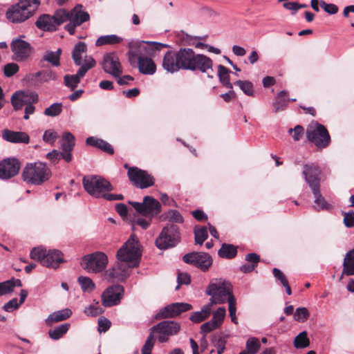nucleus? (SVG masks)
Listing matches in <instances>:
<instances>
[{
	"mask_svg": "<svg viewBox=\"0 0 354 354\" xmlns=\"http://www.w3.org/2000/svg\"><path fill=\"white\" fill-rule=\"evenodd\" d=\"M56 74L50 70L39 71L26 76L30 86H41L44 83L55 80Z\"/></svg>",
	"mask_w": 354,
	"mask_h": 354,
	"instance_id": "nucleus-26",
	"label": "nucleus"
},
{
	"mask_svg": "<svg viewBox=\"0 0 354 354\" xmlns=\"http://www.w3.org/2000/svg\"><path fill=\"white\" fill-rule=\"evenodd\" d=\"M122 41L123 39L116 35H103L97 38L95 41V45L97 46H101L104 45H114L120 44Z\"/></svg>",
	"mask_w": 354,
	"mask_h": 354,
	"instance_id": "nucleus-36",
	"label": "nucleus"
},
{
	"mask_svg": "<svg viewBox=\"0 0 354 354\" xmlns=\"http://www.w3.org/2000/svg\"><path fill=\"white\" fill-rule=\"evenodd\" d=\"M231 71L227 68L225 66L223 65H218V75L219 77L220 82L222 83L223 86L227 88H233V86L230 81V73Z\"/></svg>",
	"mask_w": 354,
	"mask_h": 354,
	"instance_id": "nucleus-37",
	"label": "nucleus"
},
{
	"mask_svg": "<svg viewBox=\"0 0 354 354\" xmlns=\"http://www.w3.org/2000/svg\"><path fill=\"white\" fill-rule=\"evenodd\" d=\"M168 45L156 41H138L129 43V60L131 64L138 63L139 71L145 75L156 73V65L151 58L156 50H160Z\"/></svg>",
	"mask_w": 354,
	"mask_h": 354,
	"instance_id": "nucleus-2",
	"label": "nucleus"
},
{
	"mask_svg": "<svg viewBox=\"0 0 354 354\" xmlns=\"http://www.w3.org/2000/svg\"><path fill=\"white\" fill-rule=\"evenodd\" d=\"M35 26L43 31H55L57 29L55 19L48 14L40 15L35 22Z\"/></svg>",
	"mask_w": 354,
	"mask_h": 354,
	"instance_id": "nucleus-29",
	"label": "nucleus"
},
{
	"mask_svg": "<svg viewBox=\"0 0 354 354\" xmlns=\"http://www.w3.org/2000/svg\"><path fill=\"white\" fill-rule=\"evenodd\" d=\"M95 65V61L92 57H85L82 64L75 75H66L64 76V84L71 88L77 87L80 79L84 76L86 72Z\"/></svg>",
	"mask_w": 354,
	"mask_h": 354,
	"instance_id": "nucleus-18",
	"label": "nucleus"
},
{
	"mask_svg": "<svg viewBox=\"0 0 354 354\" xmlns=\"http://www.w3.org/2000/svg\"><path fill=\"white\" fill-rule=\"evenodd\" d=\"M177 281L178 284L175 288L176 290L179 288L180 285H187L190 283V276L186 272H179L177 277Z\"/></svg>",
	"mask_w": 354,
	"mask_h": 354,
	"instance_id": "nucleus-62",
	"label": "nucleus"
},
{
	"mask_svg": "<svg viewBox=\"0 0 354 354\" xmlns=\"http://www.w3.org/2000/svg\"><path fill=\"white\" fill-rule=\"evenodd\" d=\"M62 111V103H54L44 110V114L50 117H55L59 115Z\"/></svg>",
	"mask_w": 354,
	"mask_h": 354,
	"instance_id": "nucleus-51",
	"label": "nucleus"
},
{
	"mask_svg": "<svg viewBox=\"0 0 354 354\" xmlns=\"http://www.w3.org/2000/svg\"><path fill=\"white\" fill-rule=\"evenodd\" d=\"M20 169L19 161L15 158H6L0 162V179L7 180L16 176Z\"/></svg>",
	"mask_w": 354,
	"mask_h": 354,
	"instance_id": "nucleus-22",
	"label": "nucleus"
},
{
	"mask_svg": "<svg viewBox=\"0 0 354 354\" xmlns=\"http://www.w3.org/2000/svg\"><path fill=\"white\" fill-rule=\"evenodd\" d=\"M180 241L178 227L175 224H168L164 227L156 240V245L160 250H166L176 246Z\"/></svg>",
	"mask_w": 354,
	"mask_h": 354,
	"instance_id": "nucleus-10",
	"label": "nucleus"
},
{
	"mask_svg": "<svg viewBox=\"0 0 354 354\" xmlns=\"http://www.w3.org/2000/svg\"><path fill=\"white\" fill-rule=\"evenodd\" d=\"M61 146L63 151H72L75 146V137L69 132L64 133L61 140Z\"/></svg>",
	"mask_w": 354,
	"mask_h": 354,
	"instance_id": "nucleus-45",
	"label": "nucleus"
},
{
	"mask_svg": "<svg viewBox=\"0 0 354 354\" xmlns=\"http://www.w3.org/2000/svg\"><path fill=\"white\" fill-rule=\"evenodd\" d=\"M290 101L295 102L296 101V99L290 98L287 91L286 90H281L277 94L272 102L274 111L275 113H278L279 111H283L286 108L288 103Z\"/></svg>",
	"mask_w": 354,
	"mask_h": 354,
	"instance_id": "nucleus-28",
	"label": "nucleus"
},
{
	"mask_svg": "<svg viewBox=\"0 0 354 354\" xmlns=\"http://www.w3.org/2000/svg\"><path fill=\"white\" fill-rule=\"evenodd\" d=\"M108 262V257L104 252H95L84 256L82 265L87 272L97 274L105 270Z\"/></svg>",
	"mask_w": 354,
	"mask_h": 354,
	"instance_id": "nucleus-12",
	"label": "nucleus"
},
{
	"mask_svg": "<svg viewBox=\"0 0 354 354\" xmlns=\"http://www.w3.org/2000/svg\"><path fill=\"white\" fill-rule=\"evenodd\" d=\"M30 90H18L12 96L11 102L15 109H21L24 105L25 114L24 118L28 120L30 115L34 113L35 108L33 102L37 101L38 95L35 92H28Z\"/></svg>",
	"mask_w": 354,
	"mask_h": 354,
	"instance_id": "nucleus-9",
	"label": "nucleus"
},
{
	"mask_svg": "<svg viewBox=\"0 0 354 354\" xmlns=\"http://www.w3.org/2000/svg\"><path fill=\"white\" fill-rule=\"evenodd\" d=\"M190 346L192 350V354H200L203 353L208 347V342L206 339V335L203 334V337L200 339V345L194 340V339H189Z\"/></svg>",
	"mask_w": 354,
	"mask_h": 354,
	"instance_id": "nucleus-38",
	"label": "nucleus"
},
{
	"mask_svg": "<svg viewBox=\"0 0 354 354\" xmlns=\"http://www.w3.org/2000/svg\"><path fill=\"white\" fill-rule=\"evenodd\" d=\"M72 315L69 308L62 309L50 314L45 322L47 325H51L54 322H59L67 319Z\"/></svg>",
	"mask_w": 354,
	"mask_h": 354,
	"instance_id": "nucleus-31",
	"label": "nucleus"
},
{
	"mask_svg": "<svg viewBox=\"0 0 354 354\" xmlns=\"http://www.w3.org/2000/svg\"><path fill=\"white\" fill-rule=\"evenodd\" d=\"M30 256L32 259L39 261L44 266L53 268H57L64 262L63 254L58 250H50L47 252L43 248H35L31 250Z\"/></svg>",
	"mask_w": 354,
	"mask_h": 354,
	"instance_id": "nucleus-8",
	"label": "nucleus"
},
{
	"mask_svg": "<svg viewBox=\"0 0 354 354\" xmlns=\"http://www.w3.org/2000/svg\"><path fill=\"white\" fill-rule=\"evenodd\" d=\"M70 324L65 323L59 325L53 329L48 331L50 337L54 340H57L62 337L67 333L70 328Z\"/></svg>",
	"mask_w": 354,
	"mask_h": 354,
	"instance_id": "nucleus-39",
	"label": "nucleus"
},
{
	"mask_svg": "<svg viewBox=\"0 0 354 354\" xmlns=\"http://www.w3.org/2000/svg\"><path fill=\"white\" fill-rule=\"evenodd\" d=\"M21 176L24 181L28 184L40 185L50 179L51 171L45 163L35 162L25 166Z\"/></svg>",
	"mask_w": 354,
	"mask_h": 354,
	"instance_id": "nucleus-6",
	"label": "nucleus"
},
{
	"mask_svg": "<svg viewBox=\"0 0 354 354\" xmlns=\"http://www.w3.org/2000/svg\"><path fill=\"white\" fill-rule=\"evenodd\" d=\"M10 47L14 53L15 60L17 62L25 61L30 56V44L24 40L15 39L12 40Z\"/></svg>",
	"mask_w": 354,
	"mask_h": 354,
	"instance_id": "nucleus-25",
	"label": "nucleus"
},
{
	"mask_svg": "<svg viewBox=\"0 0 354 354\" xmlns=\"http://www.w3.org/2000/svg\"><path fill=\"white\" fill-rule=\"evenodd\" d=\"M220 327H218L217 326V324H216L212 319L209 320V322H207L204 324H203L201 326V331L203 334L204 335H207V333L216 330V329H218Z\"/></svg>",
	"mask_w": 354,
	"mask_h": 354,
	"instance_id": "nucleus-56",
	"label": "nucleus"
},
{
	"mask_svg": "<svg viewBox=\"0 0 354 354\" xmlns=\"http://www.w3.org/2000/svg\"><path fill=\"white\" fill-rule=\"evenodd\" d=\"M307 138L318 148H326L330 143V136L326 128L318 123L312 122L307 127Z\"/></svg>",
	"mask_w": 354,
	"mask_h": 354,
	"instance_id": "nucleus-11",
	"label": "nucleus"
},
{
	"mask_svg": "<svg viewBox=\"0 0 354 354\" xmlns=\"http://www.w3.org/2000/svg\"><path fill=\"white\" fill-rule=\"evenodd\" d=\"M344 223L347 227H354V212L345 213Z\"/></svg>",
	"mask_w": 354,
	"mask_h": 354,
	"instance_id": "nucleus-64",
	"label": "nucleus"
},
{
	"mask_svg": "<svg viewBox=\"0 0 354 354\" xmlns=\"http://www.w3.org/2000/svg\"><path fill=\"white\" fill-rule=\"evenodd\" d=\"M205 293L211 297L209 304L212 306L214 304H225L226 301L229 304L232 297L235 298L232 292V284L222 279L212 280Z\"/></svg>",
	"mask_w": 354,
	"mask_h": 354,
	"instance_id": "nucleus-4",
	"label": "nucleus"
},
{
	"mask_svg": "<svg viewBox=\"0 0 354 354\" xmlns=\"http://www.w3.org/2000/svg\"><path fill=\"white\" fill-rule=\"evenodd\" d=\"M135 209L145 216H156L161 212V205L158 201L151 196L144 197L142 203L129 202Z\"/></svg>",
	"mask_w": 354,
	"mask_h": 354,
	"instance_id": "nucleus-15",
	"label": "nucleus"
},
{
	"mask_svg": "<svg viewBox=\"0 0 354 354\" xmlns=\"http://www.w3.org/2000/svg\"><path fill=\"white\" fill-rule=\"evenodd\" d=\"M162 68L169 73L180 69L205 72L212 66V61L208 57L196 54L191 48H180L178 51H168L164 55Z\"/></svg>",
	"mask_w": 354,
	"mask_h": 354,
	"instance_id": "nucleus-1",
	"label": "nucleus"
},
{
	"mask_svg": "<svg viewBox=\"0 0 354 354\" xmlns=\"http://www.w3.org/2000/svg\"><path fill=\"white\" fill-rule=\"evenodd\" d=\"M310 345V339L306 331H302L294 339V346L296 348H305Z\"/></svg>",
	"mask_w": 354,
	"mask_h": 354,
	"instance_id": "nucleus-44",
	"label": "nucleus"
},
{
	"mask_svg": "<svg viewBox=\"0 0 354 354\" xmlns=\"http://www.w3.org/2000/svg\"><path fill=\"white\" fill-rule=\"evenodd\" d=\"M225 316L226 309L224 307H219L216 310L212 313V320L217 324L218 327H221L223 323Z\"/></svg>",
	"mask_w": 354,
	"mask_h": 354,
	"instance_id": "nucleus-49",
	"label": "nucleus"
},
{
	"mask_svg": "<svg viewBox=\"0 0 354 354\" xmlns=\"http://www.w3.org/2000/svg\"><path fill=\"white\" fill-rule=\"evenodd\" d=\"M130 267L126 263L119 261L111 268L104 273V278L109 281H122L130 275Z\"/></svg>",
	"mask_w": 354,
	"mask_h": 354,
	"instance_id": "nucleus-20",
	"label": "nucleus"
},
{
	"mask_svg": "<svg viewBox=\"0 0 354 354\" xmlns=\"http://www.w3.org/2000/svg\"><path fill=\"white\" fill-rule=\"evenodd\" d=\"M314 197V205L313 207L317 211L320 210H327L331 208V205L328 203L324 198L322 196L320 193V187H317L311 189Z\"/></svg>",
	"mask_w": 354,
	"mask_h": 354,
	"instance_id": "nucleus-32",
	"label": "nucleus"
},
{
	"mask_svg": "<svg viewBox=\"0 0 354 354\" xmlns=\"http://www.w3.org/2000/svg\"><path fill=\"white\" fill-rule=\"evenodd\" d=\"M236 248L231 244L223 243L218 250V255L225 259H232L236 255Z\"/></svg>",
	"mask_w": 354,
	"mask_h": 354,
	"instance_id": "nucleus-41",
	"label": "nucleus"
},
{
	"mask_svg": "<svg viewBox=\"0 0 354 354\" xmlns=\"http://www.w3.org/2000/svg\"><path fill=\"white\" fill-rule=\"evenodd\" d=\"M292 132V138L294 140L299 141L304 136V129L301 125H297L294 129H289L288 133L291 134Z\"/></svg>",
	"mask_w": 354,
	"mask_h": 354,
	"instance_id": "nucleus-58",
	"label": "nucleus"
},
{
	"mask_svg": "<svg viewBox=\"0 0 354 354\" xmlns=\"http://www.w3.org/2000/svg\"><path fill=\"white\" fill-rule=\"evenodd\" d=\"M21 304L18 302V300L17 298H14L11 300H10L8 302L6 303L3 308L6 312H12L15 309H17Z\"/></svg>",
	"mask_w": 354,
	"mask_h": 354,
	"instance_id": "nucleus-61",
	"label": "nucleus"
},
{
	"mask_svg": "<svg viewBox=\"0 0 354 354\" xmlns=\"http://www.w3.org/2000/svg\"><path fill=\"white\" fill-rule=\"evenodd\" d=\"M309 316V311L305 307L297 308L294 313L295 320L300 323L305 322L308 319Z\"/></svg>",
	"mask_w": 354,
	"mask_h": 354,
	"instance_id": "nucleus-50",
	"label": "nucleus"
},
{
	"mask_svg": "<svg viewBox=\"0 0 354 354\" xmlns=\"http://www.w3.org/2000/svg\"><path fill=\"white\" fill-rule=\"evenodd\" d=\"M82 184L86 192L96 198H104L106 192L113 190L111 184L100 176H86L82 179Z\"/></svg>",
	"mask_w": 354,
	"mask_h": 354,
	"instance_id": "nucleus-7",
	"label": "nucleus"
},
{
	"mask_svg": "<svg viewBox=\"0 0 354 354\" xmlns=\"http://www.w3.org/2000/svg\"><path fill=\"white\" fill-rule=\"evenodd\" d=\"M212 306L209 303L203 306L200 311L193 313L189 319L194 323H200L209 317L212 313Z\"/></svg>",
	"mask_w": 354,
	"mask_h": 354,
	"instance_id": "nucleus-33",
	"label": "nucleus"
},
{
	"mask_svg": "<svg viewBox=\"0 0 354 354\" xmlns=\"http://www.w3.org/2000/svg\"><path fill=\"white\" fill-rule=\"evenodd\" d=\"M2 138L3 140L12 143L28 144L30 141L29 136L26 133L8 129H3L2 131Z\"/></svg>",
	"mask_w": 354,
	"mask_h": 354,
	"instance_id": "nucleus-27",
	"label": "nucleus"
},
{
	"mask_svg": "<svg viewBox=\"0 0 354 354\" xmlns=\"http://www.w3.org/2000/svg\"><path fill=\"white\" fill-rule=\"evenodd\" d=\"M57 138V133L52 130H46L43 135V140L50 145H53Z\"/></svg>",
	"mask_w": 354,
	"mask_h": 354,
	"instance_id": "nucleus-57",
	"label": "nucleus"
},
{
	"mask_svg": "<svg viewBox=\"0 0 354 354\" xmlns=\"http://www.w3.org/2000/svg\"><path fill=\"white\" fill-rule=\"evenodd\" d=\"M245 348L247 354H257L261 348L259 339L254 337H249L245 344Z\"/></svg>",
	"mask_w": 354,
	"mask_h": 354,
	"instance_id": "nucleus-43",
	"label": "nucleus"
},
{
	"mask_svg": "<svg viewBox=\"0 0 354 354\" xmlns=\"http://www.w3.org/2000/svg\"><path fill=\"white\" fill-rule=\"evenodd\" d=\"M192 308V305L188 303H173L162 308L157 314L156 317L158 319L174 317L191 310Z\"/></svg>",
	"mask_w": 354,
	"mask_h": 354,
	"instance_id": "nucleus-23",
	"label": "nucleus"
},
{
	"mask_svg": "<svg viewBox=\"0 0 354 354\" xmlns=\"http://www.w3.org/2000/svg\"><path fill=\"white\" fill-rule=\"evenodd\" d=\"M272 273L275 279L279 281L282 285L288 282L285 274L278 268H274L272 270Z\"/></svg>",
	"mask_w": 354,
	"mask_h": 354,
	"instance_id": "nucleus-63",
	"label": "nucleus"
},
{
	"mask_svg": "<svg viewBox=\"0 0 354 354\" xmlns=\"http://www.w3.org/2000/svg\"><path fill=\"white\" fill-rule=\"evenodd\" d=\"M162 216L163 219L175 223H183L184 221L183 216L176 209H170L165 212Z\"/></svg>",
	"mask_w": 354,
	"mask_h": 354,
	"instance_id": "nucleus-47",
	"label": "nucleus"
},
{
	"mask_svg": "<svg viewBox=\"0 0 354 354\" xmlns=\"http://www.w3.org/2000/svg\"><path fill=\"white\" fill-rule=\"evenodd\" d=\"M84 312L88 316L95 317L101 314L103 310L97 303L95 305H90L86 307Z\"/></svg>",
	"mask_w": 354,
	"mask_h": 354,
	"instance_id": "nucleus-54",
	"label": "nucleus"
},
{
	"mask_svg": "<svg viewBox=\"0 0 354 354\" xmlns=\"http://www.w3.org/2000/svg\"><path fill=\"white\" fill-rule=\"evenodd\" d=\"M128 176L130 181L137 187L140 189L147 188L153 185V176L147 171L140 169L138 167L129 169Z\"/></svg>",
	"mask_w": 354,
	"mask_h": 354,
	"instance_id": "nucleus-16",
	"label": "nucleus"
},
{
	"mask_svg": "<svg viewBox=\"0 0 354 354\" xmlns=\"http://www.w3.org/2000/svg\"><path fill=\"white\" fill-rule=\"evenodd\" d=\"M86 143L88 145L98 148L109 154L114 153L111 145L102 139L91 136L86 138Z\"/></svg>",
	"mask_w": 354,
	"mask_h": 354,
	"instance_id": "nucleus-30",
	"label": "nucleus"
},
{
	"mask_svg": "<svg viewBox=\"0 0 354 354\" xmlns=\"http://www.w3.org/2000/svg\"><path fill=\"white\" fill-rule=\"evenodd\" d=\"M183 261L189 264H192L203 271H207L212 264V257L205 252H192L183 257Z\"/></svg>",
	"mask_w": 354,
	"mask_h": 354,
	"instance_id": "nucleus-17",
	"label": "nucleus"
},
{
	"mask_svg": "<svg viewBox=\"0 0 354 354\" xmlns=\"http://www.w3.org/2000/svg\"><path fill=\"white\" fill-rule=\"evenodd\" d=\"M142 250L138 239L132 234L117 252V259L131 268L139 265Z\"/></svg>",
	"mask_w": 354,
	"mask_h": 354,
	"instance_id": "nucleus-5",
	"label": "nucleus"
},
{
	"mask_svg": "<svg viewBox=\"0 0 354 354\" xmlns=\"http://www.w3.org/2000/svg\"><path fill=\"white\" fill-rule=\"evenodd\" d=\"M86 50L87 46L85 43L80 41L75 44L72 53V57L75 65L82 66V55L86 53Z\"/></svg>",
	"mask_w": 354,
	"mask_h": 354,
	"instance_id": "nucleus-35",
	"label": "nucleus"
},
{
	"mask_svg": "<svg viewBox=\"0 0 354 354\" xmlns=\"http://www.w3.org/2000/svg\"><path fill=\"white\" fill-rule=\"evenodd\" d=\"M194 238L196 244L202 245L203 242L208 237L207 229L206 227H195L194 230Z\"/></svg>",
	"mask_w": 354,
	"mask_h": 354,
	"instance_id": "nucleus-48",
	"label": "nucleus"
},
{
	"mask_svg": "<svg viewBox=\"0 0 354 354\" xmlns=\"http://www.w3.org/2000/svg\"><path fill=\"white\" fill-rule=\"evenodd\" d=\"M124 293V288L120 285L107 288L102 295V305L105 307L115 306L120 302Z\"/></svg>",
	"mask_w": 354,
	"mask_h": 354,
	"instance_id": "nucleus-19",
	"label": "nucleus"
},
{
	"mask_svg": "<svg viewBox=\"0 0 354 354\" xmlns=\"http://www.w3.org/2000/svg\"><path fill=\"white\" fill-rule=\"evenodd\" d=\"M180 330L179 323L174 321L165 320L153 326L151 329V334L157 338L159 342L164 343L169 340L170 336L176 335Z\"/></svg>",
	"mask_w": 354,
	"mask_h": 354,
	"instance_id": "nucleus-13",
	"label": "nucleus"
},
{
	"mask_svg": "<svg viewBox=\"0 0 354 354\" xmlns=\"http://www.w3.org/2000/svg\"><path fill=\"white\" fill-rule=\"evenodd\" d=\"M35 13V10L18 1L8 8L6 17L12 24H20L32 17Z\"/></svg>",
	"mask_w": 354,
	"mask_h": 354,
	"instance_id": "nucleus-14",
	"label": "nucleus"
},
{
	"mask_svg": "<svg viewBox=\"0 0 354 354\" xmlns=\"http://www.w3.org/2000/svg\"><path fill=\"white\" fill-rule=\"evenodd\" d=\"M102 68L106 73L114 77H118L122 73V68L119 58L114 53L104 55Z\"/></svg>",
	"mask_w": 354,
	"mask_h": 354,
	"instance_id": "nucleus-24",
	"label": "nucleus"
},
{
	"mask_svg": "<svg viewBox=\"0 0 354 354\" xmlns=\"http://www.w3.org/2000/svg\"><path fill=\"white\" fill-rule=\"evenodd\" d=\"M77 281L84 292H91L95 288V284L92 279L88 277L80 276L78 277Z\"/></svg>",
	"mask_w": 354,
	"mask_h": 354,
	"instance_id": "nucleus-46",
	"label": "nucleus"
},
{
	"mask_svg": "<svg viewBox=\"0 0 354 354\" xmlns=\"http://www.w3.org/2000/svg\"><path fill=\"white\" fill-rule=\"evenodd\" d=\"M343 273L347 276L354 274V249L348 251L343 262Z\"/></svg>",
	"mask_w": 354,
	"mask_h": 354,
	"instance_id": "nucleus-34",
	"label": "nucleus"
},
{
	"mask_svg": "<svg viewBox=\"0 0 354 354\" xmlns=\"http://www.w3.org/2000/svg\"><path fill=\"white\" fill-rule=\"evenodd\" d=\"M320 6L325 12L330 15H335L338 12V7L333 3H327L324 1H320Z\"/></svg>",
	"mask_w": 354,
	"mask_h": 354,
	"instance_id": "nucleus-59",
	"label": "nucleus"
},
{
	"mask_svg": "<svg viewBox=\"0 0 354 354\" xmlns=\"http://www.w3.org/2000/svg\"><path fill=\"white\" fill-rule=\"evenodd\" d=\"M302 174L305 181L308 183L310 189L320 187L321 170L319 167L315 163L304 165Z\"/></svg>",
	"mask_w": 354,
	"mask_h": 354,
	"instance_id": "nucleus-21",
	"label": "nucleus"
},
{
	"mask_svg": "<svg viewBox=\"0 0 354 354\" xmlns=\"http://www.w3.org/2000/svg\"><path fill=\"white\" fill-rule=\"evenodd\" d=\"M154 342L153 334L150 333L145 342V344L142 348V354H151V351L154 346Z\"/></svg>",
	"mask_w": 354,
	"mask_h": 354,
	"instance_id": "nucleus-55",
	"label": "nucleus"
},
{
	"mask_svg": "<svg viewBox=\"0 0 354 354\" xmlns=\"http://www.w3.org/2000/svg\"><path fill=\"white\" fill-rule=\"evenodd\" d=\"M82 6L77 4L70 12L66 11L65 9H60L57 10L54 15L52 16L55 19L57 27L60 26L64 21H69V23L66 25L65 29L69 32L70 35H74L75 28L80 26L84 22L90 19V16L87 12L82 10Z\"/></svg>",
	"mask_w": 354,
	"mask_h": 354,
	"instance_id": "nucleus-3",
	"label": "nucleus"
},
{
	"mask_svg": "<svg viewBox=\"0 0 354 354\" xmlns=\"http://www.w3.org/2000/svg\"><path fill=\"white\" fill-rule=\"evenodd\" d=\"M228 311L229 316L231 318V321L234 324H238V319L236 317V298H231L230 301H229L228 304Z\"/></svg>",
	"mask_w": 354,
	"mask_h": 354,
	"instance_id": "nucleus-52",
	"label": "nucleus"
},
{
	"mask_svg": "<svg viewBox=\"0 0 354 354\" xmlns=\"http://www.w3.org/2000/svg\"><path fill=\"white\" fill-rule=\"evenodd\" d=\"M61 54V48H58L56 51H47L43 57V60L50 63L53 66H59Z\"/></svg>",
	"mask_w": 354,
	"mask_h": 354,
	"instance_id": "nucleus-42",
	"label": "nucleus"
},
{
	"mask_svg": "<svg viewBox=\"0 0 354 354\" xmlns=\"http://www.w3.org/2000/svg\"><path fill=\"white\" fill-rule=\"evenodd\" d=\"M111 326V322L105 318L100 317L98 319V331L100 333H105L106 332Z\"/></svg>",
	"mask_w": 354,
	"mask_h": 354,
	"instance_id": "nucleus-60",
	"label": "nucleus"
},
{
	"mask_svg": "<svg viewBox=\"0 0 354 354\" xmlns=\"http://www.w3.org/2000/svg\"><path fill=\"white\" fill-rule=\"evenodd\" d=\"M19 70V67L16 63H9L3 66V74L6 77H10L17 73Z\"/></svg>",
	"mask_w": 354,
	"mask_h": 354,
	"instance_id": "nucleus-53",
	"label": "nucleus"
},
{
	"mask_svg": "<svg viewBox=\"0 0 354 354\" xmlns=\"http://www.w3.org/2000/svg\"><path fill=\"white\" fill-rule=\"evenodd\" d=\"M15 286H21L20 279H12L0 283V296L12 292Z\"/></svg>",
	"mask_w": 354,
	"mask_h": 354,
	"instance_id": "nucleus-40",
	"label": "nucleus"
}]
</instances>
